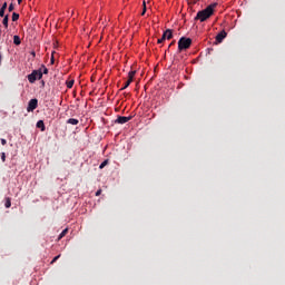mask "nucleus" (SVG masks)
<instances>
[{
	"label": "nucleus",
	"instance_id": "1",
	"mask_svg": "<svg viewBox=\"0 0 285 285\" xmlns=\"http://www.w3.org/2000/svg\"><path fill=\"white\" fill-rule=\"evenodd\" d=\"M215 8H217V3H212L207 6L206 9L198 11L196 17L194 18L195 21H200L202 23H204V21L210 19L212 14H215Z\"/></svg>",
	"mask_w": 285,
	"mask_h": 285
},
{
	"label": "nucleus",
	"instance_id": "2",
	"mask_svg": "<svg viewBox=\"0 0 285 285\" xmlns=\"http://www.w3.org/2000/svg\"><path fill=\"white\" fill-rule=\"evenodd\" d=\"M190 46H193V39L181 37L178 40V52H181L183 50H188V48H190Z\"/></svg>",
	"mask_w": 285,
	"mask_h": 285
},
{
	"label": "nucleus",
	"instance_id": "3",
	"mask_svg": "<svg viewBox=\"0 0 285 285\" xmlns=\"http://www.w3.org/2000/svg\"><path fill=\"white\" fill-rule=\"evenodd\" d=\"M29 83H35V81L43 79V71L41 69L33 70L30 75L27 76Z\"/></svg>",
	"mask_w": 285,
	"mask_h": 285
},
{
	"label": "nucleus",
	"instance_id": "4",
	"mask_svg": "<svg viewBox=\"0 0 285 285\" xmlns=\"http://www.w3.org/2000/svg\"><path fill=\"white\" fill-rule=\"evenodd\" d=\"M165 39H167L168 41H170V39H173V30L167 29V30L163 33L161 38H159V39L157 40V43H164V40H165Z\"/></svg>",
	"mask_w": 285,
	"mask_h": 285
},
{
	"label": "nucleus",
	"instance_id": "5",
	"mask_svg": "<svg viewBox=\"0 0 285 285\" xmlns=\"http://www.w3.org/2000/svg\"><path fill=\"white\" fill-rule=\"evenodd\" d=\"M135 75H137V71L132 70L128 73V80L125 82L124 87L120 90H126L128 86H130L135 79Z\"/></svg>",
	"mask_w": 285,
	"mask_h": 285
},
{
	"label": "nucleus",
	"instance_id": "6",
	"mask_svg": "<svg viewBox=\"0 0 285 285\" xmlns=\"http://www.w3.org/2000/svg\"><path fill=\"white\" fill-rule=\"evenodd\" d=\"M37 106H39V100H37V98L31 99L28 104L27 111L33 112L37 110Z\"/></svg>",
	"mask_w": 285,
	"mask_h": 285
},
{
	"label": "nucleus",
	"instance_id": "7",
	"mask_svg": "<svg viewBox=\"0 0 285 285\" xmlns=\"http://www.w3.org/2000/svg\"><path fill=\"white\" fill-rule=\"evenodd\" d=\"M132 119V116L126 117V116H118L117 119L115 120V124H128Z\"/></svg>",
	"mask_w": 285,
	"mask_h": 285
},
{
	"label": "nucleus",
	"instance_id": "8",
	"mask_svg": "<svg viewBox=\"0 0 285 285\" xmlns=\"http://www.w3.org/2000/svg\"><path fill=\"white\" fill-rule=\"evenodd\" d=\"M228 36V33L226 31H220L217 36H216V41L217 43H222V41H224V39H226V37Z\"/></svg>",
	"mask_w": 285,
	"mask_h": 285
},
{
	"label": "nucleus",
	"instance_id": "9",
	"mask_svg": "<svg viewBox=\"0 0 285 285\" xmlns=\"http://www.w3.org/2000/svg\"><path fill=\"white\" fill-rule=\"evenodd\" d=\"M67 124H70L71 126H77V125H79V119H77V118H69L67 120Z\"/></svg>",
	"mask_w": 285,
	"mask_h": 285
},
{
	"label": "nucleus",
	"instance_id": "10",
	"mask_svg": "<svg viewBox=\"0 0 285 285\" xmlns=\"http://www.w3.org/2000/svg\"><path fill=\"white\" fill-rule=\"evenodd\" d=\"M37 128H40L41 132L46 131V124H43V120L37 122Z\"/></svg>",
	"mask_w": 285,
	"mask_h": 285
},
{
	"label": "nucleus",
	"instance_id": "11",
	"mask_svg": "<svg viewBox=\"0 0 285 285\" xmlns=\"http://www.w3.org/2000/svg\"><path fill=\"white\" fill-rule=\"evenodd\" d=\"M14 46H21V38L19 36H13Z\"/></svg>",
	"mask_w": 285,
	"mask_h": 285
},
{
	"label": "nucleus",
	"instance_id": "12",
	"mask_svg": "<svg viewBox=\"0 0 285 285\" xmlns=\"http://www.w3.org/2000/svg\"><path fill=\"white\" fill-rule=\"evenodd\" d=\"M65 235H68V228H65V229L60 233V235L58 236V240L63 239V236H65Z\"/></svg>",
	"mask_w": 285,
	"mask_h": 285
},
{
	"label": "nucleus",
	"instance_id": "13",
	"mask_svg": "<svg viewBox=\"0 0 285 285\" xmlns=\"http://www.w3.org/2000/svg\"><path fill=\"white\" fill-rule=\"evenodd\" d=\"M4 206H6V208H10V206H12V200L10 199V197L6 198Z\"/></svg>",
	"mask_w": 285,
	"mask_h": 285
},
{
	"label": "nucleus",
	"instance_id": "14",
	"mask_svg": "<svg viewBox=\"0 0 285 285\" xmlns=\"http://www.w3.org/2000/svg\"><path fill=\"white\" fill-rule=\"evenodd\" d=\"M8 21H9V16L7 14L2 20V26H4V28H8Z\"/></svg>",
	"mask_w": 285,
	"mask_h": 285
},
{
	"label": "nucleus",
	"instance_id": "15",
	"mask_svg": "<svg viewBox=\"0 0 285 285\" xmlns=\"http://www.w3.org/2000/svg\"><path fill=\"white\" fill-rule=\"evenodd\" d=\"M106 166H108V159H106L105 161H102L99 166L100 170H104V168H106Z\"/></svg>",
	"mask_w": 285,
	"mask_h": 285
},
{
	"label": "nucleus",
	"instance_id": "16",
	"mask_svg": "<svg viewBox=\"0 0 285 285\" xmlns=\"http://www.w3.org/2000/svg\"><path fill=\"white\" fill-rule=\"evenodd\" d=\"M40 69L42 75H48V68L46 67V65H42Z\"/></svg>",
	"mask_w": 285,
	"mask_h": 285
},
{
	"label": "nucleus",
	"instance_id": "17",
	"mask_svg": "<svg viewBox=\"0 0 285 285\" xmlns=\"http://www.w3.org/2000/svg\"><path fill=\"white\" fill-rule=\"evenodd\" d=\"M12 21H19V13L17 12L12 13Z\"/></svg>",
	"mask_w": 285,
	"mask_h": 285
},
{
	"label": "nucleus",
	"instance_id": "18",
	"mask_svg": "<svg viewBox=\"0 0 285 285\" xmlns=\"http://www.w3.org/2000/svg\"><path fill=\"white\" fill-rule=\"evenodd\" d=\"M75 86V80L67 81V88H72Z\"/></svg>",
	"mask_w": 285,
	"mask_h": 285
},
{
	"label": "nucleus",
	"instance_id": "19",
	"mask_svg": "<svg viewBox=\"0 0 285 285\" xmlns=\"http://www.w3.org/2000/svg\"><path fill=\"white\" fill-rule=\"evenodd\" d=\"M12 10H14V4H13V3H10V4H9V8H8V11H9V12H12Z\"/></svg>",
	"mask_w": 285,
	"mask_h": 285
},
{
	"label": "nucleus",
	"instance_id": "20",
	"mask_svg": "<svg viewBox=\"0 0 285 285\" xmlns=\"http://www.w3.org/2000/svg\"><path fill=\"white\" fill-rule=\"evenodd\" d=\"M1 10H8V2H4L3 4H2V7H1Z\"/></svg>",
	"mask_w": 285,
	"mask_h": 285
},
{
	"label": "nucleus",
	"instance_id": "21",
	"mask_svg": "<svg viewBox=\"0 0 285 285\" xmlns=\"http://www.w3.org/2000/svg\"><path fill=\"white\" fill-rule=\"evenodd\" d=\"M59 257H61V254H59L58 256L53 257V259L51 261V264H55V262H57V259H59Z\"/></svg>",
	"mask_w": 285,
	"mask_h": 285
},
{
	"label": "nucleus",
	"instance_id": "22",
	"mask_svg": "<svg viewBox=\"0 0 285 285\" xmlns=\"http://www.w3.org/2000/svg\"><path fill=\"white\" fill-rule=\"evenodd\" d=\"M0 17H6V10L0 9Z\"/></svg>",
	"mask_w": 285,
	"mask_h": 285
},
{
	"label": "nucleus",
	"instance_id": "23",
	"mask_svg": "<svg viewBox=\"0 0 285 285\" xmlns=\"http://www.w3.org/2000/svg\"><path fill=\"white\" fill-rule=\"evenodd\" d=\"M6 144H8V140H6L4 138H1V145L6 146Z\"/></svg>",
	"mask_w": 285,
	"mask_h": 285
},
{
	"label": "nucleus",
	"instance_id": "24",
	"mask_svg": "<svg viewBox=\"0 0 285 285\" xmlns=\"http://www.w3.org/2000/svg\"><path fill=\"white\" fill-rule=\"evenodd\" d=\"M1 159L3 163L6 161V153H1Z\"/></svg>",
	"mask_w": 285,
	"mask_h": 285
},
{
	"label": "nucleus",
	"instance_id": "25",
	"mask_svg": "<svg viewBox=\"0 0 285 285\" xmlns=\"http://www.w3.org/2000/svg\"><path fill=\"white\" fill-rule=\"evenodd\" d=\"M50 63H55V53L51 55Z\"/></svg>",
	"mask_w": 285,
	"mask_h": 285
},
{
	"label": "nucleus",
	"instance_id": "26",
	"mask_svg": "<svg viewBox=\"0 0 285 285\" xmlns=\"http://www.w3.org/2000/svg\"><path fill=\"white\" fill-rule=\"evenodd\" d=\"M99 195H101V189H98V190L96 191V197H99Z\"/></svg>",
	"mask_w": 285,
	"mask_h": 285
},
{
	"label": "nucleus",
	"instance_id": "27",
	"mask_svg": "<svg viewBox=\"0 0 285 285\" xmlns=\"http://www.w3.org/2000/svg\"><path fill=\"white\" fill-rule=\"evenodd\" d=\"M142 10L146 11V1L142 2Z\"/></svg>",
	"mask_w": 285,
	"mask_h": 285
},
{
	"label": "nucleus",
	"instance_id": "28",
	"mask_svg": "<svg viewBox=\"0 0 285 285\" xmlns=\"http://www.w3.org/2000/svg\"><path fill=\"white\" fill-rule=\"evenodd\" d=\"M32 57H37V53L35 51H31Z\"/></svg>",
	"mask_w": 285,
	"mask_h": 285
},
{
	"label": "nucleus",
	"instance_id": "29",
	"mask_svg": "<svg viewBox=\"0 0 285 285\" xmlns=\"http://www.w3.org/2000/svg\"><path fill=\"white\" fill-rule=\"evenodd\" d=\"M175 46V41H171L170 45H169V48Z\"/></svg>",
	"mask_w": 285,
	"mask_h": 285
},
{
	"label": "nucleus",
	"instance_id": "30",
	"mask_svg": "<svg viewBox=\"0 0 285 285\" xmlns=\"http://www.w3.org/2000/svg\"><path fill=\"white\" fill-rule=\"evenodd\" d=\"M2 59H3V56H1V52H0V66H1Z\"/></svg>",
	"mask_w": 285,
	"mask_h": 285
},
{
	"label": "nucleus",
	"instance_id": "31",
	"mask_svg": "<svg viewBox=\"0 0 285 285\" xmlns=\"http://www.w3.org/2000/svg\"><path fill=\"white\" fill-rule=\"evenodd\" d=\"M144 14H146V10L142 9L141 16L144 17Z\"/></svg>",
	"mask_w": 285,
	"mask_h": 285
},
{
	"label": "nucleus",
	"instance_id": "32",
	"mask_svg": "<svg viewBox=\"0 0 285 285\" xmlns=\"http://www.w3.org/2000/svg\"><path fill=\"white\" fill-rule=\"evenodd\" d=\"M22 1H23V0H18V3L21 4Z\"/></svg>",
	"mask_w": 285,
	"mask_h": 285
}]
</instances>
